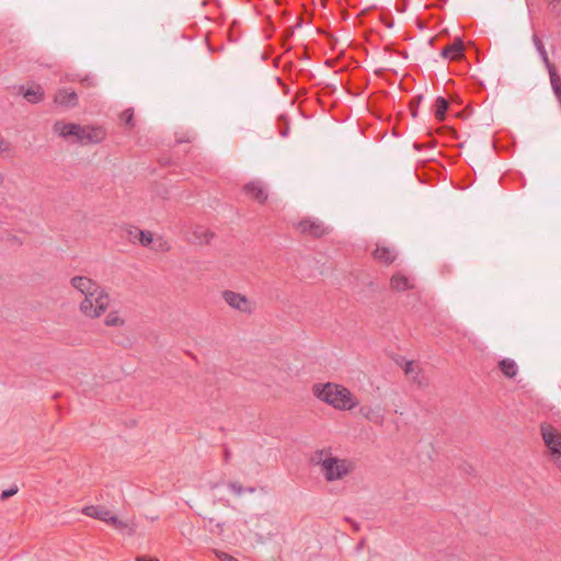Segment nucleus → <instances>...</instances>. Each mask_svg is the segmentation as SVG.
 Segmentation results:
<instances>
[{
	"label": "nucleus",
	"mask_w": 561,
	"mask_h": 561,
	"mask_svg": "<svg viewBox=\"0 0 561 561\" xmlns=\"http://www.w3.org/2000/svg\"><path fill=\"white\" fill-rule=\"evenodd\" d=\"M134 231L137 236H139L138 240L142 245L147 247L152 242L153 237L150 231L140 230L138 228H135Z\"/></svg>",
	"instance_id": "23"
},
{
	"label": "nucleus",
	"mask_w": 561,
	"mask_h": 561,
	"mask_svg": "<svg viewBox=\"0 0 561 561\" xmlns=\"http://www.w3.org/2000/svg\"><path fill=\"white\" fill-rule=\"evenodd\" d=\"M53 130L64 139L72 144L80 145L81 133H83V126L75 123H65L59 121L54 124Z\"/></svg>",
	"instance_id": "4"
},
{
	"label": "nucleus",
	"mask_w": 561,
	"mask_h": 561,
	"mask_svg": "<svg viewBox=\"0 0 561 561\" xmlns=\"http://www.w3.org/2000/svg\"><path fill=\"white\" fill-rule=\"evenodd\" d=\"M442 1H443L444 3H446V2H447V0H442Z\"/></svg>",
	"instance_id": "40"
},
{
	"label": "nucleus",
	"mask_w": 561,
	"mask_h": 561,
	"mask_svg": "<svg viewBox=\"0 0 561 561\" xmlns=\"http://www.w3.org/2000/svg\"><path fill=\"white\" fill-rule=\"evenodd\" d=\"M225 458L226 460L230 458V451L228 449L225 450Z\"/></svg>",
	"instance_id": "36"
},
{
	"label": "nucleus",
	"mask_w": 561,
	"mask_h": 561,
	"mask_svg": "<svg viewBox=\"0 0 561 561\" xmlns=\"http://www.w3.org/2000/svg\"><path fill=\"white\" fill-rule=\"evenodd\" d=\"M136 561H160L157 558L138 557Z\"/></svg>",
	"instance_id": "32"
},
{
	"label": "nucleus",
	"mask_w": 561,
	"mask_h": 561,
	"mask_svg": "<svg viewBox=\"0 0 561 561\" xmlns=\"http://www.w3.org/2000/svg\"><path fill=\"white\" fill-rule=\"evenodd\" d=\"M400 12H404L405 11V5H403L401 9H399Z\"/></svg>",
	"instance_id": "39"
},
{
	"label": "nucleus",
	"mask_w": 561,
	"mask_h": 561,
	"mask_svg": "<svg viewBox=\"0 0 561 561\" xmlns=\"http://www.w3.org/2000/svg\"><path fill=\"white\" fill-rule=\"evenodd\" d=\"M416 367V364L414 362H407L404 371L408 376H412L414 373V369Z\"/></svg>",
	"instance_id": "30"
},
{
	"label": "nucleus",
	"mask_w": 561,
	"mask_h": 561,
	"mask_svg": "<svg viewBox=\"0 0 561 561\" xmlns=\"http://www.w3.org/2000/svg\"><path fill=\"white\" fill-rule=\"evenodd\" d=\"M222 297L230 307L244 312L250 311L251 304L245 296L231 290H226L224 291Z\"/></svg>",
	"instance_id": "8"
},
{
	"label": "nucleus",
	"mask_w": 561,
	"mask_h": 561,
	"mask_svg": "<svg viewBox=\"0 0 561 561\" xmlns=\"http://www.w3.org/2000/svg\"><path fill=\"white\" fill-rule=\"evenodd\" d=\"M228 488L238 496H241L244 493V488L238 482H230Z\"/></svg>",
	"instance_id": "28"
},
{
	"label": "nucleus",
	"mask_w": 561,
	"mask_h": 561,
	"mask_svg": "<svg viewBox=\"0 0 561 561\" xmlns=\"http://www.w3.org/2000/svg\"><path fill=\"white\" fill-rule=\"evenodd\" d=\"M548 72H549V77H550V83H551L552 91L557 98V96L561 95V78L556 70V67L549 69Z\"/></svg>",
	"instance_id": "21"
},
{
	"label": "nucleus",
	"mask_w": 561,
	"mask_h": 561,
	"mask_svg": "<svg viewBox=\"0 0 561 561\" xmlns=\"http://www.w3.org/2000/svg\"><path fill=\"white\" fill-rule=\"evenodd\" d=\"M3 146H4V140L0 138V151L2 150Z\"/></svg>",
	"instance_id": "37"
},
{
	"label": "nucleus",
	"mask_w": 561,
	"mask_h": 561,
	"mask_svg": "<svg viewBox=\"0 0 561 561\" xmlns=\"http://www.w3.org/2000/svg\"><path fill=\"white\" fill-rule=\"evenodd\" d=\"M19 491V488L16 485H13L11 486L10 489H7V490H3L0 494V499L2 501H5L8 500L9 497L13 496L14 494H16Z\"/></svg>",
	"instance_id": "26"
},
{
	"label": "nucleus",
	"mask_w": 561,
	"mask_h": 561,
	"mask_svg": "<svg viewBox=\"0 0 561 561\" xmlns=\"http://www.w3.org/2000/svg\"><path fill=\"white\" fill-rule=\"evenodd\" d=\"M296 228L300 232L308 233L316 238H320L328 232V228L321 220L311 218L300 220Z\"/></svg>",
	"instance_id": "6"
},
{
	"label": "nucleus",
	"mask_w": 561,
	"mask_h": 561,
	"mask_svg": "<svg viewBox=\"0 0 561 561\" xmlns=\"http://www.w3.org/2000/svg\"><path fill=\"white\" fill-rule=\"evenodd\" d=\"M83 513L87 516H90V517H93V518H96V519H100V520H103L106 523L110 522V517L112 516V514L108 510H106L102 506H98V505H91V506L84 507Z\"/></svg>",
	"instance_id": "14"
},
{
	"label": "nucleus",
	"mask_w": 561,
	"mask_h": 561,
	"mask_svg": "<svg viewBox=\"0 0 561 561\" xmlns=\"http://www.w3.org/2000/svg\"><path fill=\"white\" fill-rule=\"evenodd\" d=\"M108 523L112 524L121 533H126L129 536H131L135 533L133 527H130L126 522L118 519L115 515H112L110 517Z\"/></svg>",
	"instance_id": "22"
},
{
	"label": "nucleus",
	"mask_w": 561,
	"mask_h": 561,
	"mask_svg": "<svg viewBox=\"0 0 561 561\" xmlns=\"http://www.w3.org/2000/svg\"><path fill=\"white\" fill-rule=\"evenodd\" d=\"M122 121L128 126H133L134 110L127 108L121 115Z\"/></svg>",
	"instance_id": "25"
},
{
	"label": "nucleus",
	"mask_w": 561,
	"mask_h": 561,
	"mask_svg": "<svg viewBox=\"0 0 561 561\" xmlns=\"http://www.w3.org/2000/svg\"><path fill=\"white\" fill-rule=\"evenodd\" d=\"M323 450L316 451L312 457V462L321 466V471L328 481H335L347 476L354 468L353 463L346 459H339L336 457L322 458Z\"/></svg>",
	"instance_id": "3"
},
{
	"label": "nucleus",
	"mask_w": 561,
	"mask_h": 561,
	"mask_svg": "<svg viewBox=\"0 0 561 561\" xmlns=\"http://www.w3.org/2000/svg\"><path fill=\"white\" fill-rule=\"evenodd\" d=\"M462 51H463L462 41L457 39L453 44L444 47L440 51V56L446 59L456 60L462 56Z\"/></svg>",
	"instance_id": "13"
},
{
	"label": "nucleus",
	"mask_w": 561,
	"mask_h": 561,
	"mask_svg": "<svg viewBox=\"0 0 561 561\" xmlns=\"http://www.w3.org/2000/svg\"><path fill=\"white\" fill-rule=\"evenodd\" d=\"M135 228H136V227H128V228L126 229V231H127V233H128L129 238H130V239H133V240H135V239H139V236H137V234L135 233V231H134V229H135Z\"/></svg>",
	"instance_id": "31"
},
{
	"label": "nucleus",
	"mask_w": 561,
	"mask_h": 561,
	"mask_svg": "<svg viewBox=\"0 0 561 561\" xmlns=\"http://www.w3.org/2000/svg\"><path fill=\"white\" fill-rule=\"evenodd\" d=\"M106 137V131L102 127L83 126L80 145L101 144Z\"/></svg>",
	"instance_id": "7"
},
{
	"label": "nucleus",
	"mask_w": 561,
	"mask_h": 561,
	"mask_svg": "<svg viewBox=\"0 0 561 561\" xmlns=\"http://www.w3.org/2000/svg\"><path fill=\"white\" fill-rule=\"evenodd\" d=\"M312 392L319 400L330 404L336 410H352L358 404L357 399L347 388L336 383H316L312 387Z\"/></svg>",
	"instance_id": "2"
},
{
	"label": "nucleus",
	"mask_w": 561,
	"mask_h": 561,
	"mask_svg": "<svg viewBox=\"0 0 561 561\" xmlns=\"http://www.w3.org/2000/svg\"><path fill=\"white\" fill-rule=\"evenodd\" d=\"M449 107L448 101L443 98L438 96L434 104V114L437 121L443 122L446 117V112Z\"/></svg>",
	"instance_id": "20"
},
{
	"label": "nucleus",
	"mask_w": 561,
	"mask_h": 561,
	"mask_svg": "<svg viewBox=\"0 0 561 561\" xmlns=\"http://www.w3.org/2000/svg\"><path fill=\"white\" fill-rule=\"evenodd\" d=\"M256 489L254 486L244 488V492L254 493Z\"/></svg>",
	"instance_id": "34"
},
{
	"label": "nucleus",
	"mask_w": 561,
	"mask_h": 561,
	"mask_svg": "<svg viewBox=\"0 0 561 561\" xmlns=\"http://www.w3.org/2000/svg\"><path fill=\"white\" fill-rule=\"evenodd\" d=\"M373 256L377 261H379L386 265H390L396 261V259L398 256V252L393 247H386V245L377 244V248L373 252Z\"/></svg>",
	"instance_id": "9"
},
{
	"label": "nucleus",
	"mask_w": 561,
	"mask_h": 561,
	"mask_svg": "<svg viewBox=\"0 0 561 561\" xmlns=\"http://www.w3.org/2000/svg\"><path fill=\"white\" fill-rule=\"evenodd\" d=\"M211 238L213 233L207 228L197 226L194 228L190 240L194 243L204 244L208 243Z\"/></svg>",
	"instance_id": "15"
},
{
	"label": "nucleus",
	"mask_w": 561,
	"mask_h": 561,
	"mask_svg": "<svg viewBox=\"0 0 561 561\" xmlns=\"http://www.w3.org/2000/svg\"><path fill=\"white\" fill-rule=\"evenodd\" d=\"M123 323V320L119 318L116 311H112L106 316L105 324L108 327H115Z\"/></svg>",
	"instance_id": "24"
},
{
	"label": "nucleus",
	"mask_w": 561,
	"mask_h": 561,
	"mask_svg": "<svg viewBox=\"0 0 561 561\" xmlns=\"http://www.w3.org/2000/svg\"><path fill=\"white\" fill-rule=\"evenodd\" d=\"M289 131V127L287 126L285 129L280 130V136L286 137Z\"/></svg>",
	"instance_id": "33"
},
{
	"label": "nucleus",
	"mask_w": 561,
	"mask_h": 561,
	"mask_svg": "<svg viewBox=\"0 0 561 561\" xmlns=\"http://www.w3.org/2000/svg\"><path fill=\"white\" fill-rule=\"evenodd\" d=\"M244 192L250 197L259 203H264L267 199V193L264 185L260 181H251L244 186Z\"/></svg>",
	"instance_id": "10"
},
{
	"label": "nucleus",
	"mask_w": 561,
	"mask_h": 561,
	"mask_svg": "<svg viewBox=\"0 0 561 561\" xmlns=\"http://www.w3.org/2000/svg\"><path fill=\"white\" fill-rule=\"evenodd\" d=\"M55 102L67 107H73L78 102V95L75 91L61 89L56 93Z\"/></svg>",
	"instance_id": "12"
},
{
	"label": "nucleus",
	"mask_w": 561,
	"mask_h": 561,
	"mask_svg": "<svg viewBox=\"0 0 561 561\" xmlns=\"http://www.w3.org/2000/svg\"><path fill=\"white\" fill-rule=\"evenodd\" d=\"M217 557L220 559V561H239L237 558L226 552H217Z\"/></svg>",
	"instance_id": "29"
},
{
	"label": "nucleus",
	"mask_w": 561,
	"mask_h": 561,
	"mask_svg": "<svg viewBox=\"0 0 561 561\" xmlns=\"http://www.w3.org/2000/svg\"><path fill=\"white\" fill-rule=\"evenodd\" d=\"M422 100H423V95L420 94L411 101L410 110H411L413 117H416V113H417L416 107H419V104L422 102Z\"/></svg>",
	"instance_id": "27"
},
{
	"label": "nucleus",
	"mask_w": 561,
	"mask_h": 561,
	"mask_svg": "<svg viewBox=\"0 0 561 561\" xmlns=\"http://www.w3.org/2000/svg\"><path fill=\"white\" fill-rule=\"evenodd\" d=\"M23 95L30 103L36 104L44 99V90L41 85L31 87L25 90Z\"/></svg>",
	"instance_id": "19"
},
{
	"label": "nucleus",
	"mask_w": 561,
	"mask_h": 561,
	"mask_svg": "<svg viewBox=\"0 0 561 561\" xmlns=\"http://www.w3.org/2000/svg\"><path fill=\"white\" fill-rule=\"evenodd\" d=\"M390 286L397 291H403L412 287L410 279L401 273H396L392 275L390 279Z\"/></svg>",
	"instance_id": "16"
},
{
	"label": "nucleus",
	"mask_w": 561,
	"mask_h": 561,
	"mask_svg": "<svg viewBox=\"0 0 561 561\" xmlns=\"http://www.w3.org/2000/svg\"><path fill=\"white\" fill-rule=\"evenodd\" d=\"M533 42L536 47V50L538 51L542 62L546 66L547 70L554 68L553 64L550 61V59L548 57V53L545 48V45L542 44V42L536 34H534V36H533Z\"/></svg>",
	"instance_id": "18"
},
{
	"label": "nucleus",
	"mask_w": 561,
	"mask_h": 561,
	"mask_svg": "<svg viewBox=\"0 0 561 561\" xmlns=\"http://www.w3.org/2000/svg\"><path fill=\"white\" fill-rule=\"evenodd\" d=\"M541 435L546 446L556 460L561 459V434L551 425L541 426Z\"/></svg>",
	"instance_id": "5"
},
{
	"label": "nucleus",
	"mask_w": 561,
	"mask_h": 561,
	"mask_svg": "<svg viewBox=\"0 0 561 561\" xmlns=\"http://www.w3.org/2000/svg\"><path fill=\"white\" fill-rule=\"evenodd\" d=\"M216 527L219 529V533L224 531V524L222 523H217Z\"/></svg>",
	"instance_id": "35"
},
{
	"label": "nucleus",
	"mask_w": 561,
	"mask_h": 561,
	"mask_svg": "<svg viewBox=\"0 0 561 561\" xmlns=\"http://www.w3.org/2000/svg\"><path fill=\"white\" fill-rule=\"evenodd\" d=\"M360 415L374 424H382L383 414L380 407L363 405L359 409Z\"/></svg>",
	"instance_id": "11"
},
{
	"label": "nucleus",
	"mask_w": 561,
	"mask_h": 561,
	"mask_svg": "<svg viewBox=\"0 0 561 561\" xmlns=\"http://www.w3.org/2000/svg\"><path fill=\"white\" fill-rule=\"evenodd\" d=\"M502 374L507 378H514L518 373V366L514 359L504 358L499 364Z\"/></svg>",
	"instance_id": "17"
},
{
	"label": "nucleus",
	"mask_w": 561,
	"mask_h": 561,
	"mask_svg": "<svg viewBox=\"0 0 561 561\" xmlns=\"http://www.w3.org/2000/svg\"><path fill=\"white\" fill-rule=\"evenodd\" d=\"M557 100H558V102H559V104L561 106V94L559 96H557Z\"/></svg>",
	"instance_id": "38"
},
{
	"label": "nucleus",
	"mask_w": 561,
	"mask_h": 561,
	"mask_svg": "<svg viewBox=\"0 0 561 561\" xmlns=\"http://www.w3.org/2000/svg\"><path fill=\"white\" fill-rule=\"evenodd\" d=\"M71 285L84 295L81 312L89 318L100 317L108 307L110 297L96 283L85 276H75Z\"/></svg>",
	"instance_id": "1"
}]
</instances>
